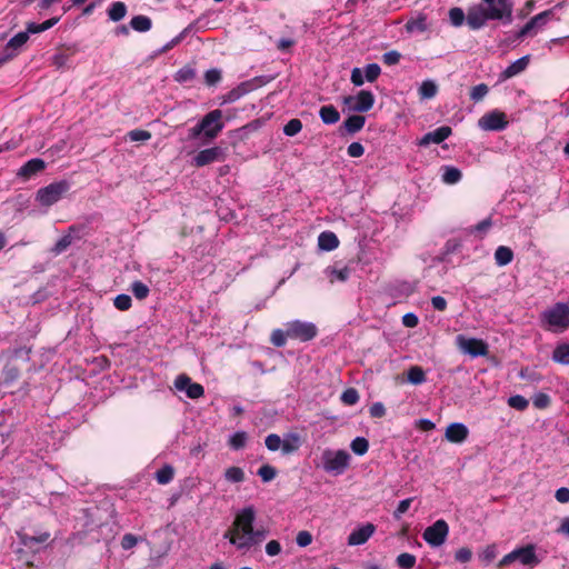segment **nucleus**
<instances>
[{"label":"nucleus","mask_w":569,"mask_h":569,"mask_svg":"<svg viewBox=\"0 0 569 569\" xmlns=\"http://www.w3.org/2000/svg\"><path fill=\"white\" fill-rule=\"evenodd\" d=\"M130 27L134 31L147 32V31H149L151 29L152 21H151V19L149 17L143 16V14H139V16H134L130 20Z\"/></svg>","instance_id":"nucleus-28"},{"label":"nucleus","mask_w":569,"mask_h":569,"mask_svg":"<svg viewBox=\"0 0 569 569\" xmlns=\"http://www.w3.org/2000/svg\"><path fill=\"white\" fill-rule=\"evenodd\" d=\"M256 520V510L252 506L241 509L234 517L231 527L224 532L223 538L232 545V540H246L249 533H252Z\"/></svg>","instance_id":"nucleus-2"},{"label":"nucleus","mask_w":569,"mask_h":569,"mask_svg":"<svg viewBox=\"0 0 569 569\" xmlns=\"http://www.w3.org/2000/svg\"><path fill=\"white\" fill-rule=\"evenodd\" d=\"M191 382V378L186 373L179 375L174 380V387L179 391H187L189 385Z\"/></svg>","instance_id":"nucleus-62"},{"label":"nucleus","mask_w":569,"mask_h":569,"mask_svg":"<svg viewBox=\"0 0 569 569\" xmlns=\"http://www.w3.org/2000/svg\"><path fill=\"white\" fill-rule=\"evenodd\" d=\"M296 542L299 547H307L312 542V535L307 530H301L296 537Z\"/></svg>","instance_id":"nucleus-64"},{"label":"nucleus","mask_w":569,"mask_h":569,"mask_svg":"<svg viewBox=\"0 0 569 569\" xmlns=\"http://www.w3.org/2000/svg\"><path fill=\"white\" fill-rule=\"evenodd\" d=\"M517 560H519L523 566L535 567L540 560L536 555L535 545H527L525 547L517 548Z\"/></svg>","instance_id":"nucleus-19"},{"label":"nucleus","mask_w":569,"mask_h":569,"mask_svg":"<svg viewBox=\"0 0 569 569\" xmlns=\"http://www.w3.org/2000/svg\"><path fill=\"white\" fill-rule=\"evenodd\" d=\"M130 141H148L151 139V132L142 129H134L127 133Z\"/></svg>","instance_id":"nucleus-52"},{"label":"nucleus","mask_w":569,"mask_h":569,"mask_svg":"<svg viewBox=\"0 0 569 569\" xmlns=\"http://www.w3.org/2000/svg\"><path fill=\"white\" fill-rule=\"evenodd\" d=\"M401 59V53L397 50H391L382 54V62L387 66L398 64Z\"/></svg>","instance_id":"nucleus-59"},{"label":"nucleus","mask_w":569,"mask_h":569,"mask_svg":"<svg viewBox=\"0 0 569 569\" xmlns=\"http://www.w3.org/2000/svg\"><path fill=\"white\" fill-rule=\"evenodd\" d=\"M174 477V469L166 465L156 472V480L159 485H167L172 481Z\"/></svg>","instance_id":"nucleus-35"},{"label":"nucleus","mask_w":569,"mask_h":569,"mask_svg":"<svg viewBox=\"0 0 569 569\" xmlns=\"http://www.w3.org/2000/svg\"><path fill=\"white\" fill-rule=\"evenodd\" d=\"M469 436L468 428L461 422H452L446 428L445 437L449 442L462 443Z\"/></svg>","instance_id":"nucleus-16"},{"label":"nucleus","mask_w":569,"mask_h":569,"mask_svg":"<svg viewBox=\"0 0 569 569\" xmlns=\"http://www.w3.org/2000/svg\"><path fill=\"white\" fill-rule=\"evenodd\" d=\"M552 360L560 365H569V343H560L552 351Z\"/></svg>","instance_id":"nucleus-30"},{"label":"nucleus","mask_w":569,"mask_h":569,"mask_svg":"<svg viewBox=\"0 0 569 569\" xmlns=\"http://www.w3.org/2000/svg\"><path fill=\"white\" fill-rule=\"evenodd\" d=\"M416 561V556L408 552L400 553L396 559L397 566L401 569H412Z\"/></svg>","instance_id":"nucleus-38"},{"label":"nucleus","mask_w":569,"mask_h":569,"mask_svg":"<svg viewBox=\"0 0 569 569\" xmlns=\"http://www.w3.org/2000/svg\"><path fill=\"white\" fill-rule=\"evenodd\" d=\"M339 239L332 231H323L318 237V246L321 250L332 251L339 247Z\"/></svg>","instance_id":"nucleus-23"},{"label":"nucleus","mask_w":569,"mask_h":569,"mask_svg":"<svg viewBox=\"0 0 569 569\" xmlns=\"http://www.w3.org/2000/svg\"><path fill=\"white\" fill-rule=\"evenodd\" d=\"M350 448L353 453L363 456L369 450V441L363 437H357L351 441Z\"/></svg>","instance_id":"nucleus-37"},{"label":"nucleus","mask_w":569,"mask_h":569,"mask_svg":"<svg viewBox=\"0 0 569 569\" xmlns=\"http://www.w3.org/2000/svg\"><path fill=\"white\" fill-rule=\"evenodd\" d=\"M46 168V162L42 159L34 158L28 160L18 171V176L29 179Z\"/></svg>","instance_id":"nucleus-21"},{"label":"nucleus","mask_w":569,"mask_h":569,"mask_svg":"<svg viewBox=\"0 0 569 569\" xmlns=\"http://www.w3.org/2000/svg\"><path fill=\"white\" fill-rule=\"evenodd\" d=\"M72 243V237L70 234H66L61 237L54 244L52 251L56 254H60L64 252Z\"/></svg>","instance_id":"nucleus-53"},{"label":"nucleus","mask_w":569,"mask_h":569,"mask_svg":"<svg viewBox=\"0 0 569 569\" xmlns=\"http://www.w3.org/2000/svg\"><path fill=\"white\" fill-rule=\"evenodd\" d=\"M442 181L446 184H455L458 183L462 178V172L452 166L442 167Z\"/></svg>","instance_id":"nucleus-29"},{"label":"nucleus","mask_w":569,"mask_h":569,"mask_svg":"<svg viewBox=\"0 0 569 569\" xmlns=\"http://www.w3.org/2000/svg\"><path fill=\"white\" fill-rule=\"evenodd\" d=\"M347 153L351 158H360L365 153V147L360 142H352L348 146Z\"/></svg>","instance_id":"nucleus-61"},{"label":"nucleus","mask_w":569,"mask_h":569,"mask_svg":"<svg viewBox=\"0 0 569 569\" xmlns=\"http://www.w3.org/2000/svg\"><path fill=\"white\" fill-rule=\"evenodd\" d=\"M438 92L437 84L431 80H426L419 88V96L421 99H432Z\"/></svg>","instance_id":"nucleus-36"},{"label":"nucleus","mask_w":569,"mask_h":569,"mask_svg":"<svg viewBox=\"0 0 569 569\" xmlns=\"http://www.w3.org/2000/svg\"><path fill=\"white\" fill-rule=\"evenodd\" d=\"M322 467L327 472L341 475L349 466L350 455L346 450L332 451L327 449L322 452Z\"/></svg>","instance_id":"nucleus-6"},{"label":"nucleus","mask_w":569,"mask_h":569,"mask_svg":"<svg viewBox=\"0 0 569 569\" xmlns=\"http://www.w3.org/2000/svg\"><path fill=\"white\" fill-rule=\"evenodd\" d=\"M224 478L228 482L239 483L246 479L244 471L240 467H229L224 471Z\"/></svg>","instance_id":"nucleus-34"},{"label":"nucleus","mask_w":569,"mask_h":569,"mask_svg":"<svg viewBox=\"0 0 569 569\" xmlns=\"http://www.w3.org/2000/svg\"><path fill=\"white\" fill-rule=\"evenodd\" d=\"M127 13V6L124 2L116 1L111 4V7L108 10L109 19L118 22L122 20L126 17Z\"/></svg>","instance_id":"nucleus-31"},{"label":"nucleus","mask_w":569,"mask_h":569,"mask_svg":"<svg viewBox=\"0 0 569 569\" xmlns=\"http://www.w3.org/2000/svg\"><path fill=\"white\" fill-rule=\"evenodd\" d=\"M467 16L461 8L455 7L449 10V19L453 27H460L465 22Z\"/></svg>","instance_id":"nucleus-45"},{"label":"nucleus","mask_w":569,"mask_h":569,"mask_svg":"<svg viewBox=\"0 0 569 569\" xmlns=\"http://www.w3.org/2000/svg\"><path fill=\"white\" fill-rule=\"evenodd\" d=\"M268 81L263 77H256L250 80L243 81L236 88L228 91L222 96V103H232L239 100L241 97L256 90L257 88L266 84Z\"/></svg>","instance_id":"nucleus-9"},{"label":"nucleus","mask_w":569,"mask_h":569,"mask_svg":"<svg viewBox=\"0 0 569 569\" xmlns=\"http://www.w3.org/2000/svg\"><path fill=\"white\" fill-rule=\"evenodd\" d=\"M541 321L547 330L562 332L569 328V306L558 302L541 315Z\"/></svg>","instance_id":"nucleus-4"},{"label":"nucleus","mask_w":569,"mask_h":569,"mask_svg":"<svg viewBox=\"0 0 569 569\" xmlns=\"http://www.w3.org/2000/svg\"><path fill=\"white\" fill-rule=\"evenodd\" d=\"M247 433L244 431L236 432L229 440V445L234 450L242 449L246 446Z\"/></svg>","instance_id":"nucleus-50"},{"label":"nucleus","mask_w":569,"mask_h":569,"mask_svg":"<svg viewBox=\"0 0 569 569\" xmlns=\"http://www.w3.org/2000/svg\"><path fill=\"white\" fill-rule=\"evenodd\" d=\"M302 129V122L300 119H291L283 127V133L288 137L298 134Z\"/></svg>","instance_id":"nucleus-44"},{"label":"nucleus","mask_w":569,"mask_h":569,"mask_svg":"<svg viewBox=\"0 0 569 569\" xmlns=\"http://www.w3.org/2000/svg\"><path fill=\"white\" fill-rule=\"evenodd\" d=\"M301 446L300 437L297 433H289L284 437L281 445L283 455L296 452Z\"/></svg>","instance_id":"nucleus-26"},{"label":"nucleus","mask_w":569,"mask_h":569,"mask_svg":"<svg viewBox=\"0 0 569 569\" xmlns=\"http://www.w3.org/2000/svg\"><path fill=\"white\" fill-rule=\"evenodd\" d=\"M452 133V129L449 126H441L433 131L427 132L419 139L418 144L420 147H427L430 143L439 144L449 138Z\"/></svg>","instance_id":"nucleus-14"},{"label":"nucleus","mask_w":569,"mask_h":569,"mask_svg":"<svg viewBox=\"0 0 569 569\" xmlns=\"http://www.w3.org/2000/svg\"><path fill=\"white\" fill-rule=\"evenodd\" d=\"M513 260V251L506 246H499L495 251V261L499 267L509 264Z\"/></svg>","instance_id":"nucleus-27"},{"label":"nucleus","mask_w":569,"mask_h":569,"mask_svg":"<svg viewBox=\"0 0 569 569\" xmlns=\"http://www.w3.org/2000/svg\"><path fill=\"white\" fill-rule=\"evenodd\" d=\"M114 307L120 311H127L131 308L132 300L129 295L121 293L113 299Z\"/></svg>","instance_id":"nucleus-47"},{"label":"nucleus","mask_w":569,"mask_h":569,"mask_svg":"<svg viewBox=\"0 0 569 569\" xmlns=\"http://www.w3.org/2000/svg\"><path fill=\"white\" fill-rule=\"evenodd\" d=\"M69 190L70 183L68 181H56L43 188H40L36 193V200L42 207H51L61 200Z\"/></svg>","instance_id":"nucleus-5"},{"label":"nucleus","mask_w":569,"mask_h":569,"mask_svg":"<svg viewBox=\"0 0 569 569\" xmlns=\"http://www.w3.org/2000/svg\"><path fill=\"white\" fill-rule=\"evenodd\" d=\"M472 559V550L469 547H462L455 552V560L460 563H468Z\"/></svg>","instance_id":"nucleus-54"},{"label":"nucleus","mask_w":569,"mask_h":569,"mask_svg":"<svg viewBox=\"0 0 569 569\" xmlns=\"http://www.w3.org/2000/svg\"><path fill=\"white\" fill-rule=\"evenodd\" d=\"M196 78V71L193 68L186 66L177 71L174 80L180 83L189 82Z\"/></svg>","instance_id":"nucleus-40"},{"label":"nucleus","mask_w":569,"mask_h":569,"mask_svg":"<svg viewBox=\"0 0 569 569\" xmlns=\"http://www.w3.org/2000/svg\"><path fill=\"white\" fill-rule=\"evenodd\" d=\"M29 39L28 32H19L16 36H13L8 43L4 47V50L12 54V58H14L18 54L19 48H21Z\"/></svg>","instance_id":"nucleus-24"},{"label":"nucleus","mask_w":569,"mask_h":569,"mask_svg":"<svg viewBox=\"0 0 569 569\" xmlns=\"http://www.w3.org/2000/svg\"><path fill=\"white\" fill-rule=\"evenodd\" d=\"M223 127L222 111L220 109H214L208 112L189 130V137L191 139H197L202 136L207 140H212L219 136Z\"/></svg>","instance_id":"nucleus-3"},{"label":"nucleus","mask_w":569,"mask_h":569,"mask_svg":"<svg viewBox=\"0 0 569 569\" xmlns=\"http://www.w3.org/2000/svg\"><path fill=\"white\" fill-rule=\"evenodd\" d=\"M488 91L489 88L486 83L477 84L470 91V99L478 102L487 96Z\"/></svg>","instance_id":"nucleus-51"},{"label":"nucleus","mask_w":569,"mask_h":569,"mask_svg":"<svg viewBox=\"0 0 569 569\" xmlns=\"http://www.w3.org/2000/svg\"><path fill=\"white\" fill-rule=\"evenodd\" d=\"M288 339H289V335H288L287 327H286V330L274 329L271 332L270 341L274 347H283L287 343Z\"/></svg>","instance_id":"nucleus-39"},{"label":"nucleus","mask_w":569,"mask_h":569,"mask_svg":"<svg viewBox=\"0 0 569 569\" xmlns=\"http://www.w3.org/2000/svg\"><path fill=\"white\" fill-rule=\"evenodd\" d=\"M289 339L307 342L316 338L318 329L311 322H303L300 320L290 321L287 325Z\"/></svg>","instance_id":"nucleus-8"},{"label":"nucleus","mask_w":569,"mask_h":569,"mask_svg":"<svg viewBox=\"0 0 569 569\" xmlns=\"http://www.w3.org/2000/svg\"><path fill=\"white\" fill-rule=\"evenodd\" d=\"M405 27L408 32H425L428 29L427 17L425 14H420L418 18L407 21Z\"/></svg>","instance_id":"nucleus-33"},{"label":"nucleus","mask_w":569,"mask_h":569,"mask_svg":"<svg viewBox=\"0 0 569 569\" xmlns=\"http://www.w3.org/2000/svg\"><path fill=\"white\" fill-rule=\"evenodd\" d=\"M319 117L325 124H335L340 120V113L332 104L322 106L319 110Z\"/></svg>","instance_id":"nucleus-25"},{"label":"nucleus","mask_w":569,"mask_h":569,"mask_svg":"<svg viewBox=\"0 0 569 569\" xmlns=\"http://www.w3.org/2000/svg\"><path fill=\"white\" fill-rule=\"evenodd\" d=\"M407 379L412 385H421L426 381V373L419 366H411L407 371Z\"/></svg>","instance_id":"nucleus-32"},{"label":"nucleus","mask_w":569,"mask_h":569,"mask_svg":"<svg viewBox=\"0 0 569 569\" xmlns=\"http://www.w3.org/2000/svg\"><path fill=\"white\" fill-rule=\"evenodd\" d=\"M508 405L516 410L523 411L528 408L529 401L523 396L515 395L509 397Z\"/></svg>","instance_id":"nucleus-46"},{"label":"nucleus","mask_w":569,"mask_h":569,"mask_svg":"<svg viewBox=\"0 0 569 569\" xmlns=\"http://www.w3.org/2000/svg\"><path fill=\"white\" fill-rule=\"evenodd\" d=\"M461 350L472 357L487 356L489 347L482 339L458 337Z\"/></svg>","instance_id":"nucleus-12"},{"label":"nucleus","mask_w":569,"mask_h":569,"mask_svg":"<svg viewBox=\"0 0 569 569\" xmlns=\"http://www.w3.org/2000/svg\"><path fill=\"white\" fill-rule=\"evenodd\" d=\"M509 124L507 114L498 109L486 112L479 120L478 127L485 131H502Z\"/></svg>","instance_id":"nucleus-10"},{"label":"nucleus","mask_w":569,"mask_h":569,"mask_svg":"<svg viewBox=\"0 0 569 569\" xmlns=\"http://www.w3.org/2000/svg\"><path fill=\"white\" fill-rule=\"evenodd\" d=\"M186 393L190 399H199L204 395V388L200 383L191 381Z\"/></svg>","instance_id":"nucleus-57"},{"label":"nucleus","mask_w":569,"mask_h":569,"mask_svg":"<svg viewBox=\"0 0 569 569\" xmlns=\"http://www.w3.org/2000/svg\"><path fill=\"white\" fill-rule=\"evenodd\" d=\"M412 500H413V498H407L405 500H401L398 503V507L396 508V510L393 511V518L399 520L402 517V515L408 511V509L411 506Z\"/></svg>","instance_id":"nucleus-60"},{"label":"nucleus","mask_w":569,"mask_h":569,"mask_svg":"<svg viewBox=\"0 0 569 569\" xmlns=\"http://www.w3.org/2000/svg\"><path fill=\"white\" fill-rule=\"evenodd\" d=\"M264 443L270 451H277L281 449L282 440L280 436L270 433L266 437Z\"/></svg>","instance_id":"nucleus-56"},{"label":"nucleus","mask_w":569,"mask_h":569,"mask_svg":"<svg viewBox=\"0 0 569 569\" xmlns=\"http://www.w3.org/2000/svg\"><path fill=\"white\" fill-rule=\"evenodd\" d=\"M511 22L512 4L508 0H497V6L472 8L467 13V23L472 30H478L487 20H503Z\"/></svg>","instance_id":"nucleus-1"},{"label":"nucleus","mask_w":569,"mask_h":569,"mask_svg":"<svg viewBox=\"0 0 569 569\" xmlns=\"http://www.w3.org/2000/svg\"><path fill=\"white\" fill-rule=\"evenodd\" d=\"M550 402V397L543 392L536 393L532 398V403L538 409H545L549 407Z\"/></svg>","instance_id":"nucleus-58"},{"label":"nucleus","mask_w":569,"mask_h":569,"mask_svg":"<svg viewBox=\"0 0 569 569\" xmlns=\"http://www.w3.org/2000/svg\"><path fill=\"white\" fill-rule=\"evenodd\" d=\"M529 61H530V56H525V57H521L520 59L513 61L510 66H508L501 72V78L506 80V79H510V78H513V77L520 74L521 72H523L527 69Z\"/></svg>","instance_id":"nucleus-22"},{"label":"nucleus","mask_w":569,"mask_h":569,"mask_svg":"<svg viewBox=\"0 0 569 569\" xmlns=\"http://www.w3.org/2000/svg\"><path fill=\"white\" fill-rule=\"evenodd\" d=\"M20 377L19 368L13 363H7L3 368V379L6 383H11Z\"/></svg>","instance_id":"nucleus-43"},{"label":"nucleus","mask_w":569,"mask_h":569,"mask_svg":"<svg viewBox=\"0 0 569 569\" xmlns=\"http://www.w3.org/2000/svg\"><path fill=\"white\" fill-rule=\"evenodd\" d=\"M267 531L264 529H257L252 528V533H249L248 537H246V540L239 541L237 539L232 540V545L237 547V549H250L252 546L258 545L266 539Z\"/></svg>","instance_id":"nucleus-20"},{"label":"nucleus","mask_w":569,"mask_h":569,"mask_svg":"<svg viewBox=\"0 0 569 569\" xmlns=\"http://www.w3.org/2000/svg\"><path fill=\"white\" fill-rule=\"evenodd\" d=\"M131 291L133 296L139 300L146 299L150 292L148 286L140 280L132 282Z\"/></svg>","instance_id":"nucleus-41"},{"label":"nucleus","mask_w":569,"mask_h":569,"mask_svg":"<svg viewBox=\"0 0 569 569\" xmlns=\"http://www.w3.org/2000/svg\"><path fill=\"white\" fill-rule=\"evenodd\" d=\"M359 392L355 388L346 389L340 397V400L346 406H353L359 401Z\"/></svg>","instance_id":"nucleus-42"},{"label":"nucleus","mask_w":569,"mask_h":569,"mask_svg":"<svg viewBox=\"0 0 569 569\" xmlns=\"http://www.w3.org/2000/svg\"><path fill=\"white\" fill-rule=\"evenodd\" d=\"M351 102H353L349 108L351 111L367 112L372 109L375 104V96L371 91L360 90L356 97L347 96L343 98L345 104H350Z\"/></svg>","instance_id":"nucleus-11"},{"label":"nucleus","mask_w":569,"mask_h":569,"mask_svg":"<svg viewBox=\"0 0 569 569\" xmlns=\"http://www.w3.org/2000/svg\"><path fill=\"white\" fill-rule=\"evenodd\" d=\"M449 535V526L446 520L438 519L422 532V539L431 547L442 546Z\"/></svg>","instance_id":"nucleus-7"},{"label":"nucleus","mask_w":569,"mask_h":569,"mask_svg":"<svg viewBox=\"0 0 569 569\" xmlns=\"http://www.w3.org/2000/svg\"><path fill=\"white\" fill-rule=\"evenodd\" d=\"M20 543L29 549H32L33 543H46L50 540L51 535L49 531H40L33 536L26 533L24 531H17Z\"/></svg>","instance_id":"nucleus-18"},{"label":"nucleus","mask_w":569,"mask_h":569,"mask_svg":"<svg viewBox=\"0 0 569 569\" xmlns=\"http://www.w3.org/2000/svg\"><path fill=\"white\" fill-rule=\"evenodd\" d=\"M223 159V151L220 147H212L199 151L193 158V164L198 168L204 167Z\"/></svg>","instance_id":"nucleus-13"},{"label":"nucleus","mask_w":569,"mask_h":569,"mask_svg":"<svg viewBox=\"0 0 569 569\" xmlns=\"http://www.w3.org/2000/svg\"><path fill=\"white\" fill-rule=\"evenodd\" d=\"M366 124V117L361 114L349 116L340 126L339 132L341 136L355 134L363 129Z\"/></svg>","instance_id":"nucleus-17"},{"label":"nucleus","mask_w":569,"mask_h":569,"mask_svg":"<svg viewBox=\"0 0 569 569\" xmlns=\"http://www.w3.org/2000/svg\"><path fill=\"white\" fill-rule=\"evenodd\" d=\"M381 68L377 63H369L365 69L366 80L369 82H373L380 76Z\"/></svg>","instance_id":"nucleus-55"},{"label":"nucleus","mask_w":569,"mask_h":569,"mask_svg":"<svg viewBox=\"0 0 569 569\" xmlns=\"http://www.w3.org/2000/svg\"><path fill=\"white\" fill-rule=\"evenodd\" d=\"M370 417L382 418L386 416V407L382 402H373L369 408Z\"/></svg>","instance_id":"nucleus-63"},{"label":"nucleus","mask_w":569,"mask_h":569,"mask_svg":"<svg viewBox=\"0 0 569 569\" xmlns=\"http://www.w3.org/2000/svg\"><path fill=\"white\" fill-rule=\"evenodd\" d=\"M258 476L262 479L263 482H269L276 478L277 470L270 465H263L258 469Z\"/></svg>","instance_id":"nucleus-48"},{"label":"nucleus","mask_w":569,"mask_h":569,"mask_svg":"<svg viewBox=\"0 0 569 569\" xmlns=\"http://www.w3.org/2000/svg\"><path fill=\"white\" fill-rule=\"evenodd\" d=\"M221 79H222V74L219 69L213 68V69L207 70L204 73V82L209 87H213V86L218 84L221 81Z\"/></svg>","instance_id":"nucleus-49"},{"label":"nucleus","mask_w":569,"mask_h":569,"mask_svg":"<svg viewBox=\"0 0 569 569\" xmlns=\"http://www.w3.org/2000/svg\"><path fill=\"white\" fill-rule=\"evenodd\" d=\"M376 531V526L373 523H366L357 529H355L349 536H348V545L349 546H360L366 543L371 536Z\"/></svg>","instance_id":"nucleus-15"}]
</instances>
